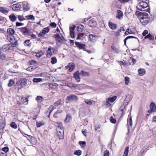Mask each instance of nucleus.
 <instances>
[{
	"label": "nucleus",
	"mask_w": 156,
	"mask_h": 156,
	"mask_svg": "<svg viewBox=\"0 0 156 156\" xmlns=\"http://www.w3.org/2000/svg\"><path fill=\"white\" fill-rule=\"evenodd\" d=\"M5 57V55L0 50V58L3 59Z\"/></svg>",
	"instance_id": "obj_51"
},
{
	"label": "nucleus",
	"mask_w": 156,
	"mask_h": 156,
	"mask_svg": "<svg viewBox=\"0 0 156 156\" xmlns=\"http://www.w3.org/2000/svg\"><path fill=\"white\" fill-rule=\"evenodd\" d=\"M88 23V25L90 27H94L97 25L96 22L93 19H91Z\"/></svg>",
	"instance_id": "obj_17"
},
{
	"label": "nucleus",
	"mask_w": 156,
	"mask_h": 156,
	"mask_svg": "<svg viewBox=\"0 0 156 156\" xmlns=\"http://www.w3.org/2000/svg\"><path fill=\"white\" fill-rule=\"evenodd\" d=\"M70 33V35L71 37L73 38H74L75 37V35H74V32H72V33Z\"/></svg>",
	"instance_id": "obj_62"
},
{
	"label": "nucleus",
	"mask_w": 156,
	"mask_h": 156,
	"mask_svg": "<svg viewBox=\"0 0 156 156\" xmlns=\"http://www.w3.org/2000/svg\"><path fill=\"white\" fill-rule=\"evenodd\" d=\"M21 5L19 4H14L12 6V8L13 10L15 11L19 9Z\"/></svg>",
	"instance_id": "obj_22"
},
{
	"label": "nucleus",
	"mask_w": 156,
	"mask_h": 156,
	"mask_svg": "<svg viewBox=\"0 0 156 156\" xmlns=\"http://www.w3.org/2000/svg\"><path fill=\"white\" fill-rule=\"evenodd\" d=\"M18 18L19 20L20 21H21L24 20V18L23 17L21 16H18Z\"/></svg>",
	"instance_id": "obj_61"
},
{
	"label": "nucleus",
	"mask_w": 156,
	"mask_h": 156,
	"mask_svg": "<svg viewBox=\"0 0 156 156\" xmlns=\"http://www.w3.org/2000/svg\"><path fill=\"white\" fill-rule=\"evenodd\" d=\"M80 74L79 71H77L74 74V77L78 82H79L80 80V77L79 76Z\"/></svg>",
	"instance_id": "obj_18"
},
{
	"label": "nucleus",
	"mask_w": 156,
	"mask_h": 156,
	"mask_svg": "<svg viewBox=\"0 0 156 156\" xmlns=\"http://www.w3.org/2000/svg\"><path fill=\"white\" fill-rule=\"evenodd\" d=\"M82 153V152L80 150L76 151L74 152V154L78 156L80 155Z\"/></svg>",
	"instance_id": "obj_47"
},
{
	"label": "nucleus",
	"mask_w": 156,
	"mask_h": 156,
	"mask_svg": "<svg viewBox=\"0 0 156 156\" xmlns=\"http://www.w3.org/2000/svg\"><path fill=\"white\" fill-rule=\"evenodd\" d=\"M75 27L74 25H73V27H69L70 33L74 32V30L75 29Z\"/></svg>",
	"instance_id": "obj_52"
},
{
	"label": "nucleus",
	"mask_w": 156,
	"mask_h": 156,
	"mask_svg": "<svg viewBox=\"0 0 156 156\" xmlns=\"http://www.w3.org/2000/svg\"><path fill=\"white\" fill-rule=\"evenodd\" d=\"M37 126L39 127L44 124V122L43 121L37 122H36Z\"/></svg>",
	"instance_id": "obj_34"
},
{
	"label": "nucleus",
	"mask_w": 156,
	"mask_h": 156,
	"mask_svg": "<svg viewBox=\"0 0 156 156\" xmlns=\"http://www.w3.org/2000/svg\"><path fill=\"white\" fill-rule=\"evenodd\" d=\"M7 33L8 35H13L15 33V31L13 29L10 28H9L7 29Z\"/></svg>",
	"instance_id": "obj_25"
},
{
	"label": "nucleus",
	"mask_w": 156,
	"mask_h": 156,
	"mask_svg": "<svg viewBox=\"0 0 156 156\" xmlns=\"http://www.w3.org/2000/svg\"><path fill=\"white\" fill-rule=\"evenodd\" d=\"M111 48L116 53H119L120 51L119 49L118 48H116L114 45H112Z\"/></svg>",
	"instance_id": "obj_28"
},
{
	"label": "nucleus",
	"mask_w": 156,
	"mask_h": 156,
	"mask_svg": "<svg viewBox=\"0 0 156 156\" xmlns=\"http://www.w3.org/2000/svg\"><path fill=\"white\" fill-rule=\"evenodd\" d=\"M117 97L114 96L112 97L108 98L106 100V103L107 105H109V103H113L116 99Z\"/></svg>",
	"instance_id": "obj_16"
},
{
	"label": "nucleus",
	"mask_w": 156,
	"mask_h": 156,
	"mask_svg": "<svg viewBox=\"0 0 156 156\" xmlns=\"http://www.w3.org/2000/svg\"><path fill=\"white\" fill-rule=\"evenodd\" d=\"M9 9L5 7H0V11L4 14L8 13L9 12Z\"/></svg>",
	"instance_id": "obj_20"
},
{
	"label": "nucleus",
	"mask_w": 156,
	"mask_h": 156,
	"mask_svg": "<svg viewBox=\"0 0 156 156\" xmlns=\"http://www.w3.org/2000/svg\"><path fill=\"white\" fill-rule=\"evenodd\" d=\"M84 27L83 25H81L77 27V31L79 32H81L84 29Z\"/></svg>",
	"instance_id": "obj_32"
},
{
	"label": "nucleus",
	"mask_w": 156,
	"mask_h": 156,
	"mask_svg": "<svg viewBox=\"0 0 156 156\" xmlns=\"http://www.w3.org/2000/svg\"><path fill=\"white\" fill-rule=\"evenodd\" d=\"M4 30L3 29L0 28V38L2 39V38L4 35Z\"/></svg>",
	"instance_id": "obj_42"
},
{
	"label": "nucleus",
	"mask_w": 156,
	"mask_h": 156,
	"mask_svg": "<svg viewBox=\"0 0 156 156\" xmlns=\"http://www.w3.org/2000/svg\"><path fill=\"white\" fill-rule=\"evenodd\" d=\"M30 9L29 5L27 3L25 4H24L23 7V9L24 11H28Z\"/></svg>",
	"instance_id": "obj_29"
},
{
	"label": "nucleus",
	"mask_w": 156,
	"mask_h": 156,
	"mask_svg": "<svg viewBox=\"0 0 156 156\" xmlns=\"http://www.w3.org/2000/svg\"><path fill=\"white\" fill-rule=\"evenodd\" d=\"M9 149L7 147H4L2 149V150L5 152L6 153L9 151Z\"/></svg>",
	"instance_id": "obj_57"
},
{
	"label": "nucleus",
	"mask_w": 156,
	"mask_h": 156,
	"mask_svg": "<svg viewBox=\"0 0 156 156\" xmlns=\"http://www.w3.org/2000/svg\"><path fill=\"white\" fill-rule=\"evenodd\" d=\"M26 17L28 20H30L32 21H34L35 20V18L32 15L27 16H26Z\"/></svg>",
	"instance_id": "obj_38"
},
{
	"label": "nucleus",
	"mask_w": 156,
	"mask_h": 156,
	"mask_svg": "<svg viewBox=\"0 0 156 156\" xmlns=\"http://www.w3.org/2000/svg\"><path fill=\"white\" fill-rule=\"evenodd\" d=\"M123 14L122 12L120 10H117V11L116 17L120 19L122 18Z\"/></svg>",
	"instance_id": "obj_21"
},
{
	"label": "nucleus",
	"mask_w": 156,
	"mask_h": 156,
	"mask_svg": "<svg viewBox=\"0 0 156 156\" xmlns=\"http://www.w3.org/2000/svg\"><path fill=\"white\" fill-rule=\"evenodd\" d=\"M7 38L9 42L13 43L12 44L13 45L16 46L17 45V41L16 40L13 35H7Z\"/></svg>",
	"instance_id": "obj_3"
},
{
	"label": "nucleus",
	"mask_w": 156,
	"mask_h": 156,
	"mask_svg": "<svg viewBox=\"0 0 156 156\" xmlns=\"http://www.w3.org/2000/svg\"><path fill=\"white\" fill-rule=\"evenodd\" d=\"M110 119L111 122L113 123H115L116 122V120L114 119L112 116H111L110 117Z\"/></svg>",
	"instance_id": "obj_54"
},
{
	"label": "nucleus",
	"mask_w": 156,
	"mask_h": 156,
	"mask_svg": "<svg viewBox=\"0 0 156 156\" xmlns=\"http://www.w3.org/2000/svg\"><path fill=\"white\" fill-rule=\"evenodd\" d=\"M80 74L83 76H90V74L89 72H84L83 70L81 71Z\"/></svg>",
	"instance_id": "obj_30"
},
{
	"label": "nucleus",
	"mask_w": 156,
	"mask_h": 156,
	"mask_svg": "<svg viewBox=\"0 0 156 156\" xmlns=\"http://www.w3.org/2000/svg\"><path fill=\"white\" fill-rule=\"evenodd\" d=\"M44 54V53L43 51H41L39 52L36 53V54L35 55L37 57H40L41 56L43 55Z\"/></svg>",
	"instance_id": "obj_49"
},
{
	"label": "nucleus",
	"mask_w": 156,
	"mask_h": 156,
	"mask_svg": "<svg viewBox=\"0 0 156 156\" xmlns=\"http://www.w3.org/2000/svg\"><path fill=\"white\" fill-rule=\"evenodd\" d=\"M67 99L68 101H72L75 100H77L78 99V98L74 95H71L67 96Z\"/></svg>",
	"instance_id": "obj_15"
},
{
	"label": "nucleus",
	"mask_w": 156,
	"mask_h": 156,
	"mask_svg": "<svg viewBox=\"0 0 156 156\" xmlns=\"http://www.w3.org/2000/svg\"><path fill=\"white\" fill-rule=\"evenodd\" d=\"M34 68L32 66H30L28 67V68H27V70L28 71H31L32 70H34Z\"/></svg>",
	"instance_id": "obj_56"
},
{
	"label": "nucleus",
	"mask_w": 156,
	"mask_h": 156,
	"mask_svg": "<svg viewBox=\"0 0 156 156\" xmlns=\"http://www.w3.org/2000/svg\"><path fill=\"white\" fill-rule=\"evenodd\" d=\"M27 80L25 78H21L19 81L20 84L18 85L19 86L18 88L21 89L23 87V86H26L27 83Z\"/></svg>",
	"instance_id": "obj_6"
},
{
	"label": "nucleus",
	"mask_w": 156,
	"mask_h": 156,
	"mask_svg": "<svg viewBox=\"0 0 156 156\" xmlns=\"http://www.w3.org/2000/svg\"><path fill=\"white\" fill-rule=\"evenodd\" d=\"M88 38L89 41L92 42L94 43L98 39V36L97 35L90 34L88 36Z\"/></svg>",
	"instance_id": "obj_5"
},
{
	"label": "nucleus",
	"mask_w": 156,
	"mask_h": 156,
	"mask_svg": "<svg viewBox=\"0 0 156 156\" xmlns=\"http://www.w3.org/2000/svg\"><path fill=\"white\" fill-rule=\"evenodd\" d=\"M131 38H136L135 37L133 36H128L126 38L127 40L128 39H130Z\"/></svg>",
	"instance_id": "obj_64"
},
{
	"label": "nucleus",
	"mask_w": 156,
	"mask_h": 156,
	"mask_svg": "<svg viewBox=\"0 0 156 156\" xmlns=\"http://www.w3.org/2000/svg\"><path fill=\"white\" fill-rule=\"evenodd\" d=\"M75 45L77 47L80 49H83L84 50H85V44H80V43L75 42Z\"/></svg>",
	"instance_id": "obj_14"
},
{
	"label": "nucleus",
	"mask_w": 156,
	"mask_h": 156,
	"mask_svg": "<svg viewBox=\"0 0 156 156\" xmlns=\"http://www.w3.org/2000/svg\"><path fill=\"white\" fill-rule=\"evenodd\" d=\"M108 25L109 27L112 30H115L117 27V25L111 22H109Z\"/></svg>",
	"instance_id": "obj_23"
},
{
	"label": "nucleus",
	"mask_w": 156,
	"mask_h": 156,
	"mask_svg": "<svg viewBox=\"0 0 156 156\" xmlns=\"http://www.w3.org/2000/svg\"><path fill=\"white\" fill-rule=\"evenodd\" d=\"M56 123V126H57V132L59 131V132H61L62 133L64 132V127L62 124L60 122H57Z\"/></svg>",
	"instance_id": "obj_10"
},
{
	"label": "nucleus",
	"mask_w": 156,
	"mask_h": 156,
	"mask_svg": "<svg viewBox=\"0 0 156 156\" xmlns=\"http://www.w3.org/2000/svg\"><path fill=\"white\" fill-rule=\"evenodd\" d=\"M49 28L48 27H45L39 33L38 36L39 37H42L45 34L49 32Z\"/></svg>",
	"instance_id": "obj_8"
},
{
	"label": "nucleus",
	"mask_w": 156,
	"mask_h": 156,
	"mask_svg": "<svg viewBox=\"0 0 156 156\" xmlns=\"http://www.w3.org/2000/svg\"><path fill=\"white\" fill-rule=\"evenodd\" d=\"M55 108L53 105H50L48 108V111H47L46 112L47 114L49 113V114L48 115V117H49L51 113L52 112V111Z\"/></svg>",
	"instance_id": "obj_24"
},
{
	"label": "nucleus",
	"mask_w": 156,
	"mask_h": 156,
	"mask_svg": "<svg viewBox=\"0 0 156 156\" xmlns=\"http://www.w3.org/2000/svg\"><path fill=\"white\" fill-rule=\"evenodd\" d=\"M42 80V79L40 78H34L33 80L34 82L38 83L41 82Z\"/></svg>",
	"instance_id": "obj_45"
},
{
	"label": "nucleus",
	"mask_w": 156,
	"mask_h": 156,
	"mask_svg": "<svg viewBox=\"0 0 156 156\" xmlns=\"http://www.w3.org/2000/svg\"><path fill=\"white\" fill-rule=\"evenodd\" d=\"M85 34L84 33L78 34V36L77 37L76 39H80Z\"/></svg>",
	"instance_id": "obj_37"
},
{
	"label": "nucleus",
	"mask_w": 156,
	"mask_h": 156,
	"mask_svg": "<svg viewBox=\"0 0 156 156\" xmlns=\"http://www.w3.org/2000/svg\"><path fill=\"white\" fill-rule=\"evenodd\" d=\"M139 74L140 76H143L145 74V71L144 69H140L138 70Z\"/></svg>",
	"instance_id": "obj_26"
},
{
	"label": "nucleus",
	"mask_w": 156,
	"mask_h": 156,
	"mask_svg": "<svg viewBox=\"0 0 156 156\" xmlns=\"http://www.w3.org/2000/svg\"><path fill=\"white\" fill-rule=\"evenodd\" d=\"M84 101L86 104L89 105H94L95 104V101L91 100L84 99Z\"/></svg>",
	"instance_id": "obj_19"
},
{
	"label": "nucleus",
	"mask_w": 156,
	"mask_h": 156,
	"mask_svg": "<svg viewBox=\"0 0 156 156\" xmlns=\"http://www.w3.org/2000/svg\"><path fill=\"white\" fill-rule=\"evenodd\" d=\"M144 38H148L150 40H152L154 39V37L152 35L149 33Z\"/></svg>",
	"instance_id": "obj_36"
},
{
	"label": "nucleus",
	"mask_w": 156,
	"mask_h": 156,
	"mask_svg": "<svg viewBox=\"0 0 156 156\" xmlns=\"http://www.w3.org/2000/svg\"><path fill=\"white\" fill-rule=\"evenodd\" d=\"M136 13L141 16L140 19V20L143 25H146L148 23L149 19L148 17V15L147 13L144 12H140L139 11H136Z\"/></svg>",
	"instance_id": "obj_1"
},
{
	"label": "nucleus",
	"mask_w": 156,
	"mask_h": 156,
	"mask_svg": "<svg viewBox=\"0 0 156 156\" xmlns=\"http://www.w3.org/2000/svg\"><path fill=\"white\" fill-rule=\"evenodd\" d=\"M11 68L9 69V72L12 73H18V72L15 69H16L18 67L17 66L16 64L15 63L13 64V65H11Z\"/></svg>",
	"instance_id": "obj_9"
},
{
	"label": "nucleus",
	"mask_w": 156,
	"mask_h": 156,
	"mask_svg": "<svg viewBox=\"0 0 156 156\" xmlns=\"http://www.w3.org/2000/svg\"><path fill=\"white\" fill-rule=\"evenodd\" d=\"M109 152L108 151L106 150L104 152V156H109Z\"/></svg>",
	"instance_id": "obj_53"
},
{
	"label": "nucleus",
	"mask_w": 156,
	"mask_h": 156,
	"mask_svg": "<svg viewBox=\"0 0 156 156\" xmlns=\"http://www.w3.org/2000/svg\"><path fill=\"white\" fill-rule=\"evenodd\" d=\"M55 49H52L51 47L50 46L48 48L47 50L46 51L47 56L48 57H50L53 55V53L54 52Z\"/></svg>",
	"instance_id": "obj_7"
},
{
	"label": "nucleus",
	"mask_w": 156,
	"mask_h": 156,
	"mask_svg": "<svg viewBox=\"0 0 156 156\" xmlns=\"http://www.w3.org/2000/svg\"><path fill=\"white\" fill-rule=\"evenodd\" d=\"M130 61H131L133 62L132 64L133 65L136 62V60L135 59L133 58H131L130 59Z\"/></svg>",
	"instance_id": "obj_63"
},
{
	"label": "nucleus",
	"mask_w": 156,
	"mask_h": 156,
	"mask_svg": "<svg viewBox=\"0 0 156 156\" xmlns=\"http://www.w3.org/2000/svg\"><path fill=\"white\" fill-rule=\"evenodd\" d=\"M61 100L60 99L58 100V101L55 102L54 104V105L55 107L60 105L61 104Z\"/></svg>",
	"instance_id": "obj_48"
},
{
	"label": "nucleus",
	"mask_w": 156,
	"mask_h": 156,
	"mask_svg": "<svg viewBox=\"0 0 156 156\" xmlns=\"http://www.w3.org/2000/svg\"><path fill=\"white\" fill-rule=\"evenodd\" d=\"M50 25L53 28H55L56 26V24L55 23H51Z\"/></svg>",
	"instance_id": "obj_59"
},
{
	"label": "nucleus",
	"mask_w": 156,
	"mask_h": 156,
	"mask_svg": "<svg viewBox=\"0 0 156 156\" xmlns=\"http://www.w3.org/2000/svg\"><path fill=\"white\" fill-rule=\"evenodd\" d=\"M66 69H69V71L71 72L75 68V65L73 63H69L65 67Z\"/></svg>",
	"instance_id": "obj_11"
},
{
	"label": "nucleus",
	"mask_w": 156,
	"mask_h": 156,
	"mask_svg": "<svg viewBox=\"0 0 156 156\" xmlns=\"http://www.w3.org/2000/svg\"><path fill=\"white\" fill-rule=\"evenodd\" d=\"M36 62L35 60H31L28 62V64L29 65H32L35 64Z\"/></svg>",
	"instance_id": "obj_55"
},
{
	"label": "nucleus",
	"mask_w": 156,
	"mask_h": 156,
	"mask_svg": "<svg viewBox=\"0 0 156 156\" xmlns=\"http://www.w3.org/2000/svg\"><path fill=\"white\" fill-rule=\"evenodd\" d=\"M120 32L118 30L114 34L116 37H118L120 35Z\"/></svg>",
	"instance_id": "obj_58"
},
{
	"label": "nucleus",
	"mask_w": 156,
	"mask_h": 156,
	"mask_svg": "<svg viewBox=\"0 0 156 156\" xmlns=\"http://www.w3.org/2000/svg\"><path fill=\"white\" fill-rule=\"evenodd\" d=\"M148 33V31L147 30H145L143 32L142 34L143 36H145V37L146 36V35Z\"/></svg>",
	"instance_id": "obj_60"
},
{
	"label": "nucleus",
	"mask_w": 156,
	"mask_h": 156,
	"mask_svg": "<svg viewBox=\"0 0 156 156\" xmlns=\"http://www.w3.org/2000/svg\"><path fill=\"white\" fill-rule=\"evenodd\" d=\"M10 126L12 128L14 129H16L17 126L16 123L14 122H12L10 124Z\"/></svg>",
	"instance_id": "obj_46"
},
{
	"label": "nucleus",
	"mask_w": 156,
	"mask_h": 156,
	"mask_svg": "<svg viewBox=\"0 0 156 156\" xmlns=\"http://www.w3.org/2000/svg\"><path fill=\"white\" fill-rule=\"evenodd\" d=\"M150 110L148 111V112L151 113L152 112H156V106L155 104L151 102L150 105Z\"/></svg>",
	"instance_id": "obj_12"
},
{
	"label": "nucleus",
	"mask_w": 156,
	"mask_h": 156,
	"mask_svg": "<svg viewBox=\"0 0 156 156\" xmlns=\"http://www.w3.org/2000/svg\"><path fill=\"white\" fill-rule=\"evenodd\" d=\"M14 83V81L12 79H10L9 80V83L8 84V86L9 87H11Z\"/></svg>",
	"instance_id": "obj_43"
},
{
	"label": "nucleus",
	"mask_w": 156,
	"mask_h": 156,
	"mask_svg": "<svg viewBox=\"0 0 156 156\" xmlns=\"http://www.w3.org/2000/svg\"><path fill=\"white\" fill-rule=\"evenodd\" d=\"M67 86L72 88L73 87H77V85L73 83H70L67 84Z\"/></svg>",
	"instance_id": "obj_31"
},
{
	"label": "nucleus",
	"mask_w": 156,
	"mask_h": 156,
	"mask_svg": "<svg viewBox=\"0 0 156 156\" xmlns=\"http://www.w3.org/2000/svg\"><path fill=\"white\" fill-rule=\"evenodd\" d=\"M9 18L10 20L12 22L15 21L16 19V17L13 14H11L10 15Z\"/></svg>",
	"instance_id": "obj_33"
},
{
	"label": "nucleus",
	"mask_w": 156,
	"mask_h": 156,
	"mask_svg": "<svg viewBox=\"0 0 156 156\" xmlns=\"http://www.w3.org/2000/svg\"><path fill=\"white\" fill-rule=\"evenodd\" d=\"M125 83L126 85H128L130 81V79L129 77L128 76H126L124 79Z\"/></svg>",
	"instance_id": "obj_35"
},
{
	"label": "nucleus",
	"mask_w": 156,
	"mask_h": 156,
	"mask_svg": "<svg viewBox=\"0 0 156 156\" xmlns=\"http://www.w3.org/2000/svg\"><path fill=\"white\" fill-rule=\"evenodd\" d=\"M15 47L12 44H7L2 46V49L4 51H9L12 49L13 47Z\"/></svg>",
	"instance_id": "obj_4"
},
{
	"label": "nucleus",
	"mask_w": 156,
	"mask_h": 156,
	"mask_svg": "<svg viewBox=\"0 0 156 156\" xmlns=\"http://www.w3.org/2000/svg\"><path fill=\"white\" fill-rule=\"evenodd\" d=\"M36 100L38 103L41 102L42 101L43 97L41 96H37L36 98Z\"/></svg>",
	"instance_id": "obj_40"
},
{
	"label": "nucleus",
	"mask_w": 156,
	"mask_h": 156,
	"mask_svg": "<svg viewBox=\"0 0 156 156\" xmlns=\"http://www.w3.org/2000/svg\"><path fill=\"white\" fill-rule=\"evenodd\" d=\"M70 117L69 115H66V118L65 122L67 123L70 120Z\"/></svg>",
	"instance_id": "obj_50"
},
{
	"label": "nucleus",
	"mask_w": 156,
	"mask_h": 156,
	"mask_svg": "<svg viewBox=\"0 0 156 156\" xmlns=\"http://www.w3.org/2000/svg\"><path fill=\"white\" fill-rule=\"evenodd\" d=\"M148 4L146 1L140 2L138 5L136 6V8L137 10L141 11H145L148 10V8L146 9H145L148 7Z\"/></svg>",
	"instance_id": "obj_2"
},
{
	"label": "nucleus",
	"mask_w": 156,
	"mask_h": 156,
	"mask_svg": "<svg viewBox=\"0 0 156 156\" xmlns=\"http://www.w3.org/2000/svg\"><path fill=\"white\" fill-rule=\"evenodd\" d=\"M51 63L52 64H53L56 63L57 59L55 57H51Z\"/></svg>",
	"instance_id": "obj_44"
},
{
	"label": "nucleus",
	"mask_w": 156,
	"mask_h": 156,
	"mask_svg": "<svg viewBox=\"0 0 156 156\" xmlns=\"http://www.w3.org/2000/svg\"><path fill=\"white\" fill-rule=\"evenodd\" d=\"M129 147H126L123 155V156H127L129 152Z\"/></svg>",
	"instance_id": "obj_39"
},
{
	"label": "nucleus",
	"mask_w": 156,
	"mask_h": 156,
	"mask_svg": "<svg viewBox=\"0 0 156 156\" xmlns=\"http://www.w3.org/2000/svg\"><path fill=\"white\" fill-rule=\"evenodd\" d=\"M20 31L24 35H28L29 32V30L25 27H21L19 28Z\"/></svg>",
	"instance_id": "obj_13"
},
{
	"label": "nucleus",
	"mask_w": 156,
	"mask_h": 156,
	"mask_svg": "<svg viewBox=\"0 0 156 156\" xmlns=\"http://www.w3.org/2000/svg\"><path fill=\"white\" fill-rule=\"evenodd\" d=\"M57 135L60 139H63L64 138V132H57Z\"/></svg>",
	"instance_id": "obj_27"
},
{
	"label": "nucleus",
	"mask_w": 156,
	"mask_h": 156,
	"mask_svg": "<svg viewBox=\"0 0 156 156\" xmlns=\"http://www.w3.org/2000/svg\"><path fill=\"white\" fill-rule=\"evenodd\" d=\"M79 144L81 146L82 148H84L85 147L86 143L85 141H80L79 142Z\"/></svg>",
	"instance_id": "obj_41"
}]
</instances>
